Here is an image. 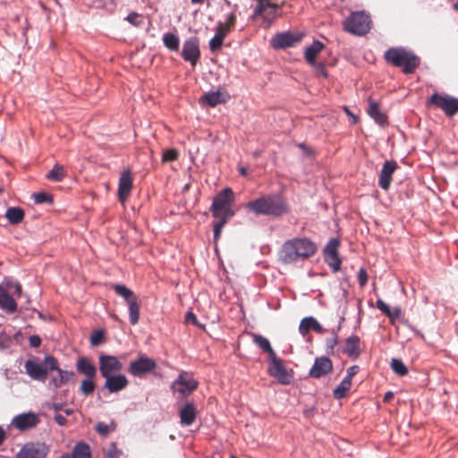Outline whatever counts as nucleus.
I'll use <instances>...</instances> for the list:
<instances>
[{
    "instance_id": "69168bd1",
    "label": "nucleus",
    "mask_w": 458,
    "mask_h": 458,
    "mask_svg": "<svg viewBox=\"0 0 458 458\" xmlns=\"http://www.w3.org/2000/svg\"><path fill=\"white\" fill-rule=\"evenodd\" d=\"M5 439V432L4 430L0 427V445L4 443Z\"/></svg>"
},
{
    "instance_id": "b1692460",
    "label": "nucleus",
    "mask_w": 458,
    "mask_h": 458,
    "mask_svg": "<svg viewBox=\"0 0 458 458\" xmlns=\"http://www.w3.org/2000/svg\"><path fill=\"white\" fill-rule=\"evenodd\" d=\"M181 424L183 426H191L196 420L197 408L194 403H187L179 411Z\"/></svg>"
},
{
    "instance_id": "2eb2a0df",
    "label": "nucleus",
    "mask_w": 458,
    "mask_h": 458,
    "mask_svg": "<svg viewBox=\"0 0 458 458\" xmlns=\"http://www.w3.org/2000/svg\"><path fill=\"white\" fill-rule=\"evenodd\" d=\"M122 369L123 364L115 356L101 355L99 357V371L103 377L118 373Z\"/></svg>"
},
{
    "instance_id": "c756f323",
    "label": "nucleus",
    "mask_w": 458,
    "mask_h": 458,
    "mask_svg": "<svg viewBox=\"0 0 458 458\" xmlns=\"http://www.w3.org/2000/svg\"><path fill=\"white\" fill-rule=\"evenodd\" d=\"M324 47L325 46L322 42L315 40L312 45L305 49L304 57L306 62L310 65H315L317 56Z\"/></svg>"
},
{
    "instance_id": "5fc2aeb1",
    "label": "nucleus",
    "mask_w": 458,
    "mask_h": 458,
    "mask_svg": "<svg viewBox=\"0 0 458 458\" xmlns=\"http://www.w3.org/2000/svg\"><path fill=\"white\" fill-rule=\"evenodd\" d=\"M377 308L382 311L385 315H390V308L389 306L383 301L381 299H378L376 302Z\"/></svg>"
},
{
    "instance_id": "f257e3e1",
    "label": "nucleus",
    "mask_w": 458,
    "mask_h": 458,
    "mask_svg": "<svg viewBox=\"0 0 458 458\" xmlns=\"http://www.w3.org/2000/svg\"><path fill=\"white\" fill-rule=\"evenodd\" d=\"M318 251L316 243L307 237H296L285 241L280 250L279 259L284 264H293L314 256Z\"/></svg>"
},
{
    "instance_id": "4468645a",
    "label": "nucleus",
    "mask_w": 458,
    "mask_h": 458,
    "mask_svg": "<svg viewBox=\"0 0 458 458\" xmlns=\"http://www.w3.org/2000/svg\"><path fill=\"white\" fill-rule=\"evenodd\" d=\"M182 56L192 65L197 64L200 56L199 40L197 37L190 38L183 43Z\"/></svg>"
},
{
    "instance_id": "cd10ccee",
    "label": "nucleus",
    "mask_w": 458,
    "mask_h": 458,
    "mask_svg": "<svg viewBox=\"0 0 458 458\" xmlns=\"http://www.w3.org/2000/svg\"><path fill=\"white\" fill-rule=\"evenodd\" d=\"M310 329H313L316 333L318 334H322L325 331L321 325L314 318L308 317L301 319L299 326L300 334L305 336Z\"/></svg>"
},
{
    "instance_id": "a19ab883",
    "label": "nucleus",
    "mask_w": 458,
    "mask_h": 458,
    "mask_svg": "<svg viewBox=\"0 0 458 458\" xmlns=\"http://www.w3.org/2000/svg\"><path fill=\"white\" fill-rule=\"evenodd\" d=\"M129 371L133 376L140 377L143 375V356H140L136 360L131 363Z\"/></svg>"
},
{
    "instance_id": "774afa93",
    "label": "nucleus",
    "mask_w": 458,
    "mask_h": 458,
    "mask_svg": "<svg viewBox=\"0 0 458 458\" xmlns=\"http://www.w3.org/2000/svg\"><path fill=\"white\" fill-rule=\"evenodd\" d=\"M191 2L193 4H199V5H201V4H204L205 0H191Z\"/></svg>"
},
{
    "instance_id": "2f4dec72",
    "label": "nucleus",
    "mask_w": 458,
    "mask_h": 458,
    "mask_svg": "<svg viewBox=\"0 0 458 458\" xmlns=\"http://www.w3.org/2000/svg\"><path fill=\"white\" fill-rule=\"evenodd\" d=\"M65 177L64 167L59 164H55L47 174V178L53 182H62Z\"/></svg>"
},
{
    "instance_id": "37998d69",
    "label": "nucleus",
    "mask_w": 458,
    "mask_h": 458,
    "mask_svg": "<svg viewBox=\"0 0 458 458\" xmlns=\"http://www.w3.org/2000/svg\"><path fill=\"white\" fill-rule=\"evenodd\" d=\"M218 220L214 223L213 229H214V241L216 242L221 235V232L223 227L225 225V224L228 222L229 219L225 218H217Z\"/></svg>"
},
{
    "instance_id": "052dcab7",
    "label": "nucleus",
    "mask_w": 458,
    "mask_h": 458,
    "mask_svg": "<svg viewBox=\"0 0 458 458\" xmlns=\"http://www.w3.org/2000/svg\"><path fill=\"white\" fill-rule=\"evenodd\" d=\"M185 320L188 323H192L194 325H198V323H197V317L191 311H189V312L186 313Z\"/></svg>"
},
{
    "instance_id": "5701e85b",
    "label": "nucleus",
    "mask_w": 458,
    "mask_h": 458,
    "mask_svg": "<svg viewBox=\"0 0 458 458\" xmlns=\"http://www.w3.org/2000/svg\"><path fill=\"white\" fill-rule=\"evenodd\" d=\"M106 382L104 387L110 393H117L124 389L128 385L125 376L117 374L105 377Z\"/></svg>"
},
{
    "instance_id": "0e129e2a",
    "label": "nucleus",
    "mask_w": 458,
    "mask_h": 458,
    "mask_svg": "<svg viewBox=\"0 0 458 458\" xmlns=\"http://www.w3.org/2000/svg\"><path fill=\"white\" fill-rule=\"evenodd\" d=\"M393 397H394V394L392 392H387L385 394L383 401L385 403H388L393 399Z\"/></svg>"
},
{
    "instance_id": "13d9d810",
    "label": "nucleus",
    "mask_w": 458,
    "mask_h": 458,
    "mask_svg": "<svg viewBox=\"0 0 458 458\" xmlns=\"http://www.w3.org/2000/svg\"><path fill=\"white\" fill-rule=\"evenodd\" d=\"M360 367L358 365H353L347 369V375L345 377H349V380L352 381V377L359 372Z\"/></svg>"
},
{
    "instance_id": "72a5a7b5",
    "label": "nucleus",
    "mask_w": 458,
    "mask_h": 458,
    "mask_svg": "<svg viewBox=\"0 0 458 458\" xmlns=\"http://www.w3.org/2000/svg\"><path fill=\"white\" fill-rule=\"evenodd\" d=\"M352 386V381L349 380V377H344L342 382L334 390V397L335 399H342L346 396L348 391Z\"/></svg>"
},
{
    "instance_id": "338daca9",
    "label": "nucleus",
    "mask_w": 458,
    "mask_h": 458,
    "mask_svg": "<svg viewBox=\"0 0 458 458\" xmlns=\"http://www.w3.org/2000/svg\"><path fill=\"white\" fill-rule=\"evenodd\" d=\"M239 173L242 175L246 176L248 174V169L246 167H240L239 168Z\"/></svg>"
},
{
    "instance_id": "e433bc0d",
    "label": "nucleus",
    "mask_w": 458,
    "mask_h": 458,
    "mask_svg": "<svg viewBox=\"0 0 458 458\" xmlns=\"http://www.w3.org/2000/svg\"><path fill=\"white\" fill-rule=\"evenodd\" d=\"M163 41L165 46L172 50V51H178L179 45H180V39L178 36L173 33H166L163 37Z\"/></svg>"
},
{
    "instance_id": "9d476101",
    "label": "nucleus",
    "mask_w": 458,
    "mask_h": 458,
    "mask_svg": "<svg viewBox=\"0 0 458 458\" xmlns=\"http://www.w3.org/2000/svg\"><path fill=\"white\" fill-rule=\"evenodd\" d=\"M340 242L336 238L329 240L324 249V259L326 263L331 267L334 272H337L341 267V259L338 254V248Z\"/></svg>"
},
{
    "instance_id": "20e7f679",
    "label": "nucleus",
    "mask_w": 458,
    "mask_h": 458,
    "mask_svg": "<svg viewBox=\"0 0 458 458\" xmlns=\"http://www.w3.org/2000/svg\"><path fill=\"white\" fill-rule=\"evenodd\" d=\"M234 201V194L231 188H225L219 191L213 199L210 211L215 218L230 219L234 213L232 205Z\"/></svg>"
},
{
    "instance_id": "a878e982",
    "label": "nucleus",
    "mask_w": 458,
    "mask_h": 458,
    "mask_svg": "<svg viewBox=\"0 0 458 458\" xmlns=\"http://www.w3.org/2000/svg\"><path fill=\"white\" fill-rule=\"evenodd\" d=\"M360 340L358 335H351L345 340L344 352L352 359H357L360 351Z\"/></svg>"
},
{
    "instance_id": "8fccbe9b",
    "label": "nucleus",
    "mask_w": 458,
    "mask_h": 458,
    "mask_svg": "<svg viewBox=\"0 0 458 458\" xmlns=\"http://www.w3.org/2000/svg\"><path fill=\"white\" fill-rule=\"evenodd\" d=\"M338 344V338H337V335L335 333H333V336L332 337H329L326 340V345H327V350L330 351V352H333L335 347Z\"/></svg>"
},
{
    "instance_id": "79ce46f5",
    "label": "nucleus",
    "mask_w": 458,
    "mask_h": 458,
    "mask_svg": "<svg viewBox=\"0 0 458 458\" xmlns=\"http://www.w3.org/2000/svg\"><path fill=\"white\" fill-rule=\"evenodd\" d=\"M391 368L394 373L397 375L403 377L408 373V369L404 365V363L398 359H393L391 361Z\"/></svg>"
},
{
    "instance_id": "1a4fd4ad",
    "label": "nucleus",
    "mask_w": 458,
    "mask_h": 458,
    "mask_svg": "<svg viewBox=\"0 0 458 458\" xmlns=\"http://www.w3.org/2000/svg\"><path fill=\"white\" fill-rule=\"evenodd\" d=\"M48 446L42 442L26 443L18 452L16 458H46Z\"/></svg>"
},
{
    "instance_id": "4be33fe9",
    "label": "nucleus",
    "mask_w": 458,
    "mask_h": 458,
    "mask_svg": "<svg viewBox=\"0 0 458 458\" xmlns=\"http://www.w3.org/2000/svg\"><path fill=\"white\" fill-rule=\"evenodd\" d=\"M369 106L367 112L369 115L380 126L388 124V119L386 113L382 112L380 105L377 101L373 100L371 98L368 99Z\"/></svg>"
},
{
    "instance_id": "6e6d98bb",
    "label": "nucleus",
    "mask_w": 458,
    "mask_h": 458,
    "mask_svg": "<svg viewBox=\"0 0 458 458\" xmlns=\"http://www.w3.org/2000/svg\"><path fill=\"white\" fill-rule=\"evenodd\" d=\"M236 22V15L233 13L228 15L226 21L223 22V24L227 27L229 30H233L234 29Z\"/></svg>"
},
{
    "instance_id": "f3484780",
    "label": "nucleus",
    "mask_w": 458,
    "mask_h": 458,
    "mask_svg": "<svg viewBox=\"0 0 458 458\" xmlns=\"http://www.w3.org/2000/svg\"><path fill=\"white\" fill-rule=\"evenodd\" d=\"M332 370V360L326 356H321L315 359L314 364L310 369L309 375L313 378H320L329 374Z\"/></svg>"
},
{
    "instance_id": "dca6fc26",
    "label": "nucleus",
    "mask_w": 458,
    "mask_h": 458,
    "mask_svg": "<svg viewBox=\"0 0 458 458\" xmlns=\"http://www.w3.org/2000/svg\"><path fill=\"white\" fill-rule=\"evenodd\" d=\"M301 38L302 36L301 34L291 32L277 33L271 39V45L276 49L286 48L300 42Z\"/></svg>"
},
{
    "instance_id": "e2e57ef3",
    "label": "nucleus",
    "mask_w": 458,
    "mask_h": 458,
    "mask_svg": "<svg viewBox=\"0 0 458 458\" xmlns=\"http://www.w3.org/2000/svg\"><path fill=\"white\" fill-rule=\"evenodd\" d=\"M315 67V69L317 70V72L318 73H320L322 76L324 77H327V74L326 72V70H325V66L323 64H317L315 65H313Z\"/></svg>"
},
{
    "instance_id": "f704fd0d",
    "label": "nucleus",
    "mask_w": 458,
    "mask_h": 458,
    "mask_svg": "<svg viewBox=\"0 0 458 458\" xmlns=\"http://www.w3.org/2000/svg\"><path fill=\"white\" fill-rule=\"evenodd\" d=\"M111 288L117 295L123 297L126 302L135 298L133 292L123 284H114L111 285Z\"/></svg>"
},
{
    "instance_id": "39448f33",
    "label": "nucleus",
    "mask_w": 458,
    "mask_h": 458,
    "mask_svg": "<svg viewBox=\"0 0 458 458\" xmlns=\"http://www.w3.org/2000/svg\"><path fill=\"white\" fill-rule=\"evenodd\" d=\"M372 25L369 13L365 11L352 12L344 21V30L352 35L363 36L367 34Z\"/></svg>"
},
{
    "instance_id": "9b49d317",
    "label": "nucleus",
    "mask_w": 458,
    "mask_h": 458,
    "mask_svg": "<svg viewBox=\"0 0 458 458\" xmlns=\"http://www.w3.org/2000/svg\"><path fill=\"white\" fill-rule=\"evenodd\" d=\"M46 362L50 371H56V375L52 377V383L55 388L61 387L74 377L72 371L63 370L57 366V360L53 356H46Z\"/></svg>"
},
{
    "instance_id": "680f3d73",
    "label": "nucleus",
    "mask_w": 458,
    "mask_h": 458,
    "mask_svg": "<svg viewBox=\"0 0 458 458\" xmlns=\"http://www.w3.org/2000/svg\"><path fill=\"white\" fill-rule=\"evenodd\" d=\"M55 421L60 426H64L67 422V420L64 416L57 414L55 416Z\"/></svg>"
},
{
    "instance_id": "58836bf2",
    "label": "nucleus",
    "mask_w": 458,
    "mask_h": 458,
    "mask_svg": "<svg viewBox=\"0 0 458 458\" xmlns=\"http://www.w3.org/2000/svg\"><path fill=\"white\" fill-rule=\"evenodd\" d=\"M203 100L210 106H216V105L225 102L222 98V95L219 91L208 92L203 96Z\"/></svg>"
},
{
    "instance_id": "c03bdc74",
    "label": "nucleus",
    "mask_w": 458,
    "mask_h": 458,
    "mask_svg": "<svg viewBox=\"0 0 458 458\" xmlns=\"http://www.w3.org/2000/svg\"><path fill=\"white\" fill-rule=\"evenodd\" d=\"M224 39V38L216 34L214 38H212L211 40L209 41V48L211 52L218 51L223 46Z\"/></svg>"
},
{
    "instance_id": "f8f14e48",
    "label": "nucleus",
    "mask_w": 458,
    "mask_h": 458,
    "mask_svg": "<svg viewBox=\"0 0 458 458\" xmlns=\"http://www.w3.org/2000/svg\"><path fill=\"white\" fill-rule=\"evenodd\" d=\"M268 373L281 384L288 385L291 382L292 376L287 372L283 360L277 358L276 354L269 358Z\"/></svg>"
},
{
    "instance_id": "aec40b11",
    "label": "nucleus",
    "mask_w": 458,
    "mask_h": 458,
    "mask_svg": "<svg viewBox=\"0 0 458 458\" xmlns=\"http://www.w3.org/2000/svg\"><path fill=\"white\" fill-rule=\"evenodd\" d=\"M398 165L394 160L386 161L380 172L378 185L385 191H387L390 187L392 175L397 169Z\"/></svg>"
},
{
    "instance_id": "49530a36",
    "label": "nucleus",
    "mask_w": 458,
    "mask_h": 458,
    "mask_svg": "<svg viewBox=\"0 0 458 458\" xmlns=\"http://www.w3.org/2000/svg\"><path fill=\"white\" fill-rule=\"evenodd\" d=\"M104 342V333L102 331H95L90 336V344L98 346Z\"/></svg>"
},
{
    "instance_id": "473e14b6",
    "label": "nucleus",
    "mask_w": 458,
    "mask_h": 458,
    "mask_svg": "<svg viewBox=\"0 0 458 458\" xmlns=\"http://www.w3.org/2000/svg\"><path fill=\"white\" fill-rule=\"evenodd\" d=\"M254 344L262 349L264 352L268 353L269 358L275 356L276 352L271 347L269 341L260 335H253Z\"/></svg>"
},
{
    "instance_id": "4c0bfd02",
    "label": "nucleus",
    "mask_w": 458,
    "mask_h": 458,
    "mask_svg": "<svg viewBox=\"0 0 458 458\" xmlns=\"http://www.w3.org/2000/svg\"><path fill=\"white\" fill-rule=\"evenodd\" d=\"M116 429V423L112 421L109 424L104 422H98L95 426V430L102 437L108 436L111 432Z\"/></svg>"
},
{
    "instance_id": "bb28decb",
    "label": "nucleus",
    "mask_w": 458,
    "mask_h": 458,
    "mask_svg": "<svg viewBox=\"0 0 458 458\" xmlns=\"http://www.w3.org/2000/svg\"><path fill=\"white\" fill-rule=\"evenodd\" d=\"M17 303L15 300L8 293L4 284L0 285V308L8 313H13L17 310Z\"/></svg>"
},
{
    "instance_id": "7ed1b4c3",
    "label": "nucleus",
    "mask_w": 458,
    "mask_h": 458,
    "mask_svg": "<svg viewBox=\"0 0 458 458\" xmlns=\"http://www.w3.org/2000/svg\"><path fill=\"white\" fill-rule=\"evenodd\" d=\"M386 63L394 67H401L405 74L414 72L420 64L419 57L403 47H390L384 54Z\"/></svg>"
},
{
    "instance_id": "c85d7f7f",
    "label": "nucleus",
    "mask_w": 458,
    "mask_h": 458,
    "mask_svg": "<svg viewBox=\"0 0 458 458\" xmlns=\"http://www.w3.org/2000/svg\"><path fill=\"white\" fill-rule=\"evenodd\" d=\"M60 458H91L90 448L84 442L77 443L72 454H64Z\"/></svg>"
},
{
    "instance_id": "c9c22d12",
    "label": "nucleus",
    "mask_w": 458,
    "mask_h": 458,
    "mask_svg": "<svg viewBox=\"0 0 458 458\" xmlns=\"http://www.w3.org/2000/svg\"><path fill=\"white\" fill-rule=\"evenodd\" d=\"M130 312V322L132 325L138 323L140 318V305L137 303L136 297L127 302Z\"/></svg>"
},
{
    "instance_id": "ddd939ff",
    "label": "nucleus",
    "mask_w": 458,
    "mask_h": 458,
    "mask_svg": "<svg viewBox=\"0 0 458 458\" xmlns=\"http://www.w3.org/2000/svg\"><path fill=\"white\" fill-rule=\"evenodd\" d=\"M26 373L35 380L44 382L47 379L49 369L47 365L46 359L44 363H39L36 360H28L25 362Z\"/></svg>"
},
{
    "instance_id": "ea45409f",
    "label": "nucleus",
    "mask_w": 458,
    "mask_h": 458,
    "mask_svg": "<svg viewBox=\"0 0 458 458\" xmlns=\"http://www.w3.org/2000/svg\"><path fill=\"white\" fill-rule=\"evenodd\" d=\"M96 388L94 378H85L81 381L80 390L84 395H89L93 394Z\"/></svg>"
},
{
    "instance_id": "6e6552de",
    "label": "nucleus",
    "mask_w": 458,
    "mask_h": 458,
    "mask_svg": "<svg viewBox=\"0 0 458 458\" xmlns=\"http://www.w3.org/2000/svg\"><path fill=\"white\" fill-rule=\"evenodd\" d=\"M197 387L198 382L188 372H182L172 385L174 393H178L182 397L191 394Z\"/></svg>"
},
{
    "instance_id": "4d7b16f0",
    "label": "nucleus",
    "mask_w": 458,
    "mask_h": 458,
    "mask_svg": "<svg viewBox=\"0 0 458 458\" xmlns=\"http://www.w3.org/2000/svg\"><path fill=\"white\" fill-rule=\"evenodd\" d=\"M30 345L33 348L39 347L41 344V338L38 335H31L29 339Z\"/></svg>"
},
{
    "instance_id": "423d86ee",
    "label": "nucleus",
    "mask_w": 458,
    "mask_h": 458,
    "mask_svg": "<svg viewBox=\"0 0 458 458\" xmlns=\"http://www.w3.org/2000/svg\"><path fill=\"white\" fill-rule=\"evenodd\" d=\"M427 106L437 107L447 117H453L458 112V98L447 94L434 93L428 98Z\"/></svg>"
},
{
    "instance_id": "603ef678",
    "label": "nucleus",
    "mask_w": 458,
    "mask_h": 458,
    "mask_svg": "<svg viewBox=\"0 0 458 458\" xmlns=\"http://www.w3.org/2000/svg\"><path fill=\"white\" fill-rule=\"evenodd\" d=\"M358 280L361 287H364L368 283V274L364 268H360L358 272Z\"/></svg>"
},
{
    "instance_id": "3c124183",
    "label": "nucleus",
    "mask_w": 458,
    "mask_h": 458,
    "mask_svg": "<svg viewBox=\"0 0 458 458\" xmlns=\"http://www.w3.org/2000/svg\"><path fill=\"white\" fill-rule=\"evenodd\" d=\"M231 31V30H229L227 27H225L223 22H219L217 24V27L216 29V34L222 37V38H225L228 33Z\"/></svg>"
},
{
    "instance_id": "de8ad7c7",
    "label": "nucleus",
    "mask_w": 458,
    "mask_h": 458,
    "mask_svg": "<svg viewBox=\"0 0 458 458\" xmlns=\"http://www.w3.org/2000/svg\"><path fill=\"white\" fill-rule=\"evenodd\" d=\"M178 151L176 149L171 148L167 149L163 153V160L165 162H172L178 158Z\"/></svg>"
},
{
    "instance_id": "bf43d9fd",
    "label": "nucleus",
    "mask_w": 458,
    "mask_h": 458,
    "mask_svg": "<svg viewBox=\"0 0 458 458\" xmlns=\"http://www.w3.org/2000/svg\"><path fill=\"white\" fill-rule=\"evenodd\" d=\"M140 14L138 13H131L127 16L126 20L131 22V24H134V25H139L140 24V21H138L139 18H140Z\"/></svg>"
},
{
    "instance_id": "a18cd8bd",
    "label": "nucleus",
    "mask_w": 458,
    "mask_h": 458,
    "mask_svg": "<svg viewBox=\"0 0 458 458\" xmlns=\"http://www.w3.org/2000/svg\"><path fill=\"white\" fill-rule=\"evenodd\" d=\"M34 200L38 204L41 203H52L53 198L50 194L45 192H38L33 195Z\"/></svg>"
},
{
    "instance_id": "a211bd4d",
    "label": "nucleus",
    "mask_w": 458,
    "mask_h": 458,
    "mask_svg": "<svg viewBox=\"0 0 458 458\" xmlns=\"http://www.w3.org/2000/svg\"><path fill=\"white\" fill-rule=\"evenodd\" d=\"M164 377V370L154 360L145 357V381L159 384Z\"/></svg>"
},
{
    "instance_id": "0eeeda50",
    "label": "nucleus",
    "mask_w": 458,
    "mask_h": 458,
    "mask_svg": "<svg viewBox=\"0 0 458 458\" xmlns=\"http://www.w3.org/2000/svg\"><path fill=\"white\" fill-rule=\"evenodd\" d=\"M256 1L258 4L254 8L252 18L256 19L257 17H262L263 22L266 24V27L268 28L277 16L279 5L271 3L270 0Z\"/></svg>"
},
{
    "instance_id": "393cba45",
    "label": "nucleus",
    "mask_w": 458,
    "mask_h": 458,
    "mask_svg": "<svg viewBox=\"0 0 458 458\" xmlns=\"http://www.w3.org/2000/svg\"><path fill=\"white\" fill-rule=\"evenodd\" d=\"M77 371L85 376L86 378H95L97 376V368L86 357H80L76 363Z\"/></svg>"
},
{
    "instance_id": "412c9836",
    "label": "nucleus",
    "mask_w": 458,
    "mask_h": 458,
    "mask_svg": "<svg viewBox=\"0 0 458 458\" xmlns=\"http://www.w3.org/2000/svg\"><path fill=\"white\" fill-rule=\"evenodd\" d=\"M132 188V178L130 171H123L121 174L118 185V199L122 204L129 197Z\"/></svg>"
},
{
    "instance_id": "864d4df0",
    "label": "nucleus",
    "mask_w": 458,
    "mask_h": 458,
    "mask_svg": "<svg viewBox=\"0 0 458 458\" xmlns=\"http://www.w3.org/2000/svg\"><path fill=\"white\" fill-rule=\"evenodd\" d=\"M402 314V310L400 307H394V309H390V315L387 317L390 318L392 324L394 323V320L397 319Z\"/></svg>"
},
{
    "instance_id": "6ab92c4d",
    "label": "nucleus",
    "mask_w": 458,
    "mask_h": 458,
    "mask_svg": "<svg viewBox=\"0 0 458 458\" xmlns=\"http://www.w3.org/2000/svg\"><path fill=\"white\" fill-rule=\"evenodd\" d=\"M39 423V418L33 412L22 413L17 415L13 420V424L21 431H25L35 428Z\"/></svg>"
},
{
    "instance_id": "f03ea898",
    "label": "nucleus",
    "mask_w": 458,
    "mask_h": 458,
    "mask_svg": "<svg viewBox=\"0 0 458 458\" xmlns=\"http://www.w3.org/2000/svg\"><path fill=\"white\" fill-rule=\"evenodd\" d=\"M246 208L259 216L281 217L290 213L291 208L287 200L280 195L259 197L246 204Z\"/></svg>"
},
{
    "instance_id": "09e8293b",
    "label": "nucleus",
    "mask_w": 458,
    "mask_h": 458,
    "mask_svg": "<svg viewBox=\"0 0 458 458\" xmlns=\"http://www.w3.org/2000/svg\"><path fill=\"white\" fill-rule=\"evenodd\" d=\"M4 288L8 290H11V289H14V292L13 293L20 297L21 295V286L20 284L18 283H13V282H6L4 284Z\"/></svg>"
},
{
    "instance_id": "7c9ffc66",
    "label": "nucleus",
    "mask_w": 458,
    "mask_h": 458,
    "mask_svg": "<svg viewBox=\"0 0 458 458\" xmlns=\"http://www.w3.org/2000/svg\"><path fill=\"white\" fill-rule=\"evenodd\" d=\"M5 217L12 225L20 224L24 218V211L18 207L8 208L5 213Z\"/></svg>"
}]
</instances>
